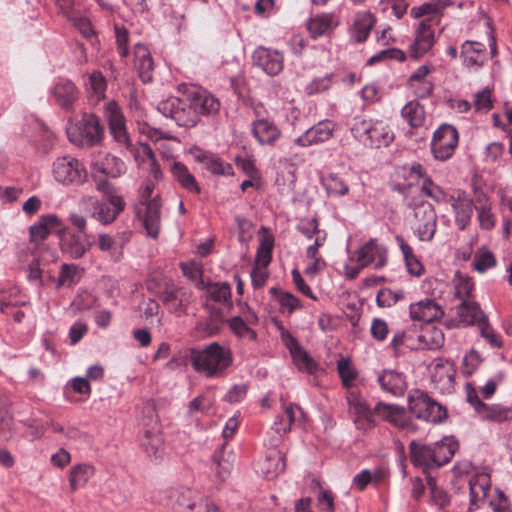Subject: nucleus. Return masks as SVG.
Masks as SVG:
<instances>
[{
    "mask_svg": "<svg viewBox=\"0 0 512 512\" xmlns=\"http://www.w3.org/2000/svg\"><path fill=\"white\" fill-rule=\"evenodd\" d=\"M186 356L190 357L191 364L197 372L204 373L209 378L222 375L232 363L231 351L216 342L204 349H186Z\"/></svg>",
    "mask_w": 512,
    "mask_h": 512,
    "instance_id": "f257e3e1",
    "label": "nucleus"
},
{
    "mask_svg": "<svg viewBox=\"0 0 512 512\" xmlns=\"http://www.w3.org/2000/svg\"><path fill=\"white\" fill-rule=\"evenodd\" d=\"M353 137L368 148L389 146L394 140V133L383 120L355 118L351 125Z\"/></svg>",
    "mask_w": 512,
    "mask_h": 512,
    "instance_id": "f03ea898",
    "label": "nucleus"
},
{
    "mask_svg": "<svg viewBox=\"0 0 512 512\" xmlns=\"http://www.w3.org/2000/svg\"><path fill=\"white\" fill-rule=\"evenodd\" d=\"M66 131L69 141L79 147L100 144L104 133L98 117L87 113L79 121L69 124Z\"/></svg>",
    "mask_w": 512,
    "mask_h": 512,
    "instance_id": "7ed1b4c3",
    "label": "nucleus"
},
{
    "mask_svg": "<svg viewBox=\"0 0 512 512\" xmlns=\"http://www.w3.org/2000/svg\"><path fill=\"white\" fill-rule=\"evenodd\" d=\"M96 189L103 193L104 200L95 204L92 217L103 225L111 224L124 210L125 202L105 178L97 180Z\"/></svg>",
    "mask_w": 512,
    "mask_h": 512,
    "instance_id": "20e7f679",
    "label": "nucleus"
},
{
    "mask_svg": "<svg viewBox=\"0 0 512 512\" xmlns=\"http://www.w3.org/2000/svg\"><path fill=\"white\" fill-rule=\"evenodd\" d=\"M408 404L411 413L420 420L441 423L447 417L446 409L420 389L410 391Z\"/></svg>",
    "mask_w": 512,
    "mask_h": 512,
    "instance_id": "39448f33",
    "label": "nucleus"
},
{
    "mask_svg": "<svg viewBox=\"0 0 512 512\" xmlns=\"http://www.w3.org/2000/svg\"><path fill=\"white\" fill-rule=\"evenodd\" d=\"M54 179L63 185H81L87 181L85 165L72 156L58 157L52 165Z\"/></svg>",
    "mask_w": 512,
    "mask_h": 512,
    "instance_id": "423d86ee",
    "label": "nucleus"
},
{
    "mask_svg": "<svg viewBox=\"0 0 512 512\" xmlns=\"http://www.w3.org/2000/svg\"><path fill=\"white\" fill-rule=\"evenodd\" d=\"M457 145L458 132L456 128L443 124L434 132L431 150L436 159L445 161L453 155Z\"/></svg>",
    "mask_w": 512,
    "mask_h": 512,
    "instance_id": "0eeeda50",
    "label": "nucleus"
},
{
    "mask_svg": "<svg viewBox=\"0 0 512 512\" xmlns=\"http://www.w3.org/2000/svg\"><path fill=\"white\" fill-rule=\"evenodd\" d=\"M413 229L421 241H431L437 227V214L430 203L422 202L414 208Z\"/></svg>",
    "mask_w": 512,
    "mask_h": 512,
    "instance_id": "6e6552de",
    "label": "nucleus"
},
{
    "mask_svg": "<svg viewBox=\"0 0 512 512\" xmlns=\"http://www.w3.org/2000/svg\"><path fill=\"white\" fill-rule=\"evenodd\" d=\"M348 412L354 424L360 430L366 431L375 426L373 414L365 399L355 390L347 393Z\"/></svg>",
    "mask_w": 512,
    "mask_h": 512,
    "instance_id": "1a4fd4ad",
    "label": "nucleus"
},
{
    "mask_svg": "<svg viewBox=\"0 0 512 512\" xmlns=\"http://www.w3.org/2000/svg\"><path fill=\"white\" fill-rule=\"evenodd\" d=\"M373 412L380 419L388 422L398 429L405 431L416 430V425L408 416L406 409L402 406L379 402L374 407Z\"/></svg>",
    "mask_w": 512,
    "mask_h": 512,
    "instance_id": "9d476101",
    "label": "nucleus"
},
{
    "mask_svg": "<svg viewBox=\"0 0 512 512\" xmlns=\"http://www.w3.org/2000/svg\"><path fill=\"white\" fill-rule=\"evenodd\" d=\"M487 317L481 310L479 304L474 300L463 299L456 308V315L454 318L446 322L448 328L477 325L485 321Z\"/></svg>",
    "mask_w": 512,
    "mask_h": 512,
    "instance_id": "9b49d317",
    "label": "nucleus"
},
{
    "mask_svg": "<svg viewBox=\"0 0 512 512\" xmlns=\"http://www.w3.org/2000/svg\"><path fill=\"white\" fill-rule=\"evenodd\" d=\"M61 252L73 260L81 259L91 249L93 242L88 234L66 231L59 235Z\"/></svg>",
    "mask_w": 512,
    "mask_h": 512,
    "instance_id": "f8f14e48",
    "label": "nucleus"
},
{
    "mask_svg": "<svg viewBox=\"0 0 512 512\" xmlns=\"http://www.w3.org/2000/svg\"><path fill=\"white\" fill-rule=\"evenodd\" d=\"M91 168L96 176L117 178L126 171L125 163L118 157L104 151H98L93 155Z\"/></svg>",
    "mask_w": 512,
    "mask_h": 512,
    "instance_id": "ddd939ff",
    "label": "nucleus"
},
{
    "mask_svg": "<svg viewBox=\"0 0 512 512\" xmlns=\"http://www.w3.org/2000/svg\"><path fill=\"white\" fill-rule=\"evenodd\" d=\"M448 202L455 215V224L460 230H464L469 225L473 215L474 205L472 199L466 192L458 190L449 196Z\"/></svg>",
    "mask_w": 512,
    "mask_h": 512,
    "instance_id": "4468645a",
    "label": "nucleus"
},
{
    "mask_svg": "<svg viewBox=\"0 0 512 512\" xmlns=\"http://www.w3.org/2000/svg\"><path fill=\"white\" fill-rule=\"evenodd\" d=\"M105 116L114 140L124 145L126 148H129L130 140L126 131L125 119L119 106L115 102H109L106 105Z\"/></svg>",
    "mask_w": 512,
    "mask_h": 512,
    "instance_id": "2eb2a0df",
    "label": "nucleus"
},
{
    "mask_svg": "<svg viewBox=\"0 0 512 512\" xmlns=\"http://www.w3.org/2000/svg\"><path fill=\"white\" fill-rule=\"evenodd\" d=\"M30 238L33 242H39L46 239L50 233H56L58 236L66 231L62 220L55 214H47L40 216L29 229Z\"/></svg>",
    "mask_w": 512,
    "mask_h": 512,
    "instance_id": "dca6fc26",
    "label": "nucleus"
},
{
    "mask_svg": "<svg viewBox=\"0 0 512 512\" xmlns=\"http://www.w3.org/2000/svg\"><path fill=\"white\" fill-rule=\"evenodd\" d=\"M435 36L429 20L419 22L415 31V39L410 45L409 53L414 59H418L426 54L434 45Z\"/></svg>",
    "mask_w": 512,
    "mask_h": 512,
    "instance_id": "f3484780",
    "label": "nucleus"
},
{
    "mask_svg": "<svg viewBox=\"0 0 512 512\" xmlns=\"http://www.w3.org/2000/svg\"><path fill=\"white\" fill-rule=\"evenodd\" d=\"M253 64L261 68L268 75L279 74L283 69V55L265 47H258L252 55Z\"/></svg>",
    "mask_w": 512,
    "mask_h": 512,
    "instance_id": "a211bd4d",
    "label": "nucleus"
},
{
    "mask_svg": "<svg viewBox=\"0 0 512 512\" xmlns=\"http://www.w3.org/2000/svg\"><path fill=\"white\" fill-rule=\"evenodd\" d=\"M468 401L474 407L475 411L481 418L493 422H503L511 418L512 411L510 408L500 404L488 405L481 401L477 394H468Z\"/></svg>",
    "mask_w": 512,
    "mask_h": 512,
    "instance_id": "6ab92c4d",
    "label": "nucleus"
},
{
    "mask_svg": "<svg viewBox=\"0 0 512 512\" xmlns=\"http://www.w3.org/2000/svg\"><path fill=\"white\" fill-rule=\"evenodd\" d=\"M386 262V249L374 240H370L357 251V263L360 267L372 266L380 269Z\"/></svg>",
    "mask_w": 512,
    "mask_h": 512,
    "instance_id": "aec40b11",
    "label": "nucleus"
},
{
    "mask_svg": "<svg viewBox=\"0 0 512 512\" xmlns=\"http://www.w3.org/2000/svg\"><path fill=\"white\" fill-rule=\"evenodd\" d=\"M455 374L456 369L451 361L437 359L432 366L431 379L439 390L450 392L453 388Z\"/></svg>",
    "mask_w": 512,
    "mask_h": 512,
    "instance_id": "412c9836",
    "label": "nucleus"
},
{
    "mask_svg": "<svg viewBox=\"0 0 512 512\" xmlns=\"http://www.w3.org/2000/svg\"><path fill=\"white\" fill-rule=\"evenodd\" d=\"M409 312L413 320L425 323L438 321L444 315L442 307L431 299H424L411 304Z\"/></svg>",
    "mask_w": 512,
    "mask_h": 512,
    "instance_id": "4be33fe9",
    "label": "nucleus"
},
{
    "mask_svg": "<svg viewBox=\"0 0 512 512\" xmlns=\"http://www.w3.org/2000/svg\"><path fill=\"white\" fill-rule=\"evenodd\" d=\"M160 298L170 312L180 316L191 302V293L183 287L166 289Z\"/></svg>",
    "mask_w": 512,
    "mask_h": 512,
    "instance_id": "5701e85b",
    "label": "nucleus"
},
{
    "mask_svg": "<svg viewBox=\"0 0 512 512\" xmlns=\"http://www.w3.org/2000/svg\"><path fill=\"white\" fill-rule=\"evenodd\" d=\"M470 511L483 504L491 490L490 476L487 473H477L469 478Z\"/></svg>",
    "mask_w": 512,
    "mask_h": 512,
    "instance_id": "b1692460",
    "label": "nucleus"
},
{
    "mask_svg": "<svg viewBox=\"0 0 512 512\" xmlns=\"http://www.w3.org/2000/svg\"><path fill=\"white\" fill-rule=\"evenodd\" d=\"M252 134L259 144L273 146L281 137V130L273 121L257 118L252 122Z\"/></svg>",
    "mask_w": 512,
    "mask_h": 512,
    "instance_id": "393cba45",
    "label": "nucleus"
},
{
    "mask_svg": "<svg viewBox=\"0 0 512 512\" xmlns=\"http://www.w3.org/2000/svg\"><path fill=\"white\" fill-rule=\"evenodd\" d=\"M333 131L334 124L329 120H324L307 129L295 142L303 147L324 142L332 136Z\"/></svg>",
    "mask_w": 512,
    "mask_h": 512,
    "instance_id": "a878e982",
    "label": "nucleus"
},
{
    "mask_svg": "<svg viewBox=\"0 0 512 512\" xmlns=\"http://www.w3.org/2000/svg\"><path fill=\"white\" fill-rule=\"evenodd\" d=\"M144 205L145 209L140 213L143 226L150 237L157 238L161 226V204L154 198Z\"/></svg>",
    "mask_w": 512,
    "mask_h": 512,
    "instance_id": "bb28decb",
    "label": "nucleus"
},
{
    "mask_svg": "<svg viewBox=\"0 0 512 512\" xmlns=\"http://www.w3.org/2000/svg\"><path fill=\"white\" fill-rule=\"evenodd\" d=\"M338 25L333 13H319L308 19L306 28L313 39L329 35Z\"/></svg>",
    "mask_w": 512,
    "mask_h": 512,
    "instance_id": "cd10ccee",
    "label": "nucleus"
},
{
    "mask_svg": "<svg viewBox=\"0 0 512 512\" xmlns=\"http://www.w3.org/2000/svg\"><path fill=\"white\" fill-rule=\"evenodd\" d=\"M411 461L424 470L437 468L432 444H420L412 441L409 445Z\"/></svg>",
    "mask_w": 512,
    "mask_h": 512,
    "instance_id": "c85d7f7f",
    "label": "nucleus"
},
{
    "mask_svg": "<svg viewBox=\"0 0 512 512\" xmlns=\"http://www.w3.org/2000/svg\"><path fill=\"white\" fill-rule=\"evenodd\" d=\"M189 95L198 118H200L201 115L216 114L220 109L219 100L205 90L190 91Z\"/></svg>",
    "mask_w": 512,
    "mask_h": 512,
    "instance_id": "c756f323",
    "label": "nucleus"
},
{
    "mask_svg": "<svg viewBox=\"0 0 512 512\" xmlns=\"http://www.w3.org/2000/svg\"><path fill=\"white\" fill-rule=\"evenodd\" d=\"M78 89L68 79H60L53 89V96L56 102L64 109L71 110L74 102L78 99Z\"/></svg>",
    "mask_w": 512,
    "mask_h": 512,
    "instance_id": "7c9ffc66",
    "label": "nucleus"
},
{
    "mask_svg": "<svg viewBox=\"0 0 512 512\" xmlns=\"http://www.w3.org/2000/svg\"><path fill=\"white\" fill-rule=\"evenodd\" d=\"M461 58L467 67H481L487 58L486 48L476 41H465L461 46Z\"/></svg>",
    "mask_w": 512,
    "mask_h": 512,
    "instance_id": "2f4dec72",
    "label": "nucleus"
},
{
    "mask_svg": "<svg viewBox=\"0 0 512 512\" xmlns=\"http://www.w3.org/2000/svg\"><path fill=\"white\" fill-rule=\"evenodd\" d=\"M378 382L383 391L393 396L403 395L407 384L404 376L395 370H385L378 376Z\"/></svg>",
    "mask_w": 512,
    "mask_h": 512,
    "instance_id": "473e14b6",
    "label": "nucleus"
},
{
    "mask_svg": "<svg viewBox=\"0 0 512 512\" xmlns=\"http://www.w3.org/2000/svg\"><path fill=\"white\" fill-rule=\"evenodd\" d=\"M134 63L139 72L143 82H150L152 80L151 71L154 67V62L149 49L142 44L134 46Z\"/></svg>",
    "mask_w": 512,
    "mask_h": 512,
    "instance_id": "72a5a7b5",
    "label": "nucleus"
},
{
    "mask_svg": "<svg viewBox=\"0 0 512 512\" xmlns=\"http://www.w3.org/2000/svg\"><path fill=\"white\" fill-rule=\"evenodd\" d=\"M198 494L191 489L171 488L167 491L168 504L176 512H187Z\"/></svg>",
    "mask_w": 512,
    "mask_h": 512,
    "instance_id": "f704fd0d",
    "label": "nucleus"
},
{
    "mask_svg": "<svg viewBox=\"0 0 512 512\" xmlns=\"http://www.w3.org/2000/svg\"><path fill=\"white\" fill-rule=\"evenodd\" d=\"M375 22L376 19L372 13L368 11L359 12L353 21L351 37L358 43L364 42L368 38Z\"/></svg>",
    "mask_w": 512,
    "mask_h": 512,
    "instance_id": "c9c22d12",
    "label": "nucleus"
},
{
    "mask_svg": "<svg viewBox=\"0 0 512 512\" xmlns=\"http://www.w3.org/2000/svg\"><path fill=\"white\" fill-rule=\"evenodd\" d=\"M285 469L284 456L279 451L270 452L258 463V472L267 479H273Z\"/></svg>",
    "mask_w": 512,
    "mask_h": 512,
    "instance_id": "e433bc0d",
    "label": "nucleus"
},
{
    "mask_svg": "<svg viewBox=\"0 0 512 512\" xmlns=\"http://www.w3.org/2000/svg\"><path fill=\"white\" fill-rule=\"evenodd\" d=\"M286 345L290 349L294 363L300 370L306 371L309 374H313L317 370V364L307 352L299 346L294 337L288 336Z\"/></svg>",
    "mask_w": 512,
    "mask_h": 512,
    "instance_id": "4c0bfd02",
    "label": "nucleus"
},
{
    "mask_svg": "<svg viewBox=\"0 0 512 512\" xmlns=\"http://www.w3.org/2000/svg\"><path fill=\"white\" fill-rule=\"evenodd\" d=\"M231 469L232 464L229 456L225 454V444H223L212 456L211 472L215 482H224L229 477Z\"/></svg>",
    "mask_w": 512,
    "mask_h": 512,
    "instance_id": "58836bf2",
    "label": "nucleus"
},
{
    "mask_svg": "<svg viewBox=\"0 0 512 512\" xmlns=\"http://www.w3.org/2000/svg\"><path fill=\"white\" fill-rule=\"evenodd\" d=\"M181 104L178 105L175 121L180 126L190 127L199 121L197 112L191 100L189 93L180 98Z\"/></svg>",
    "mask_w": 512,
    "mask_h": 512,
    "instance_id": "ea45409f",
    "label": "nucleus"
},
{
    "mask_svg": "<svg viewBox=\"0 0 512 512\" xmlns=\"http://www.w3.org/2000/svg\"><path fill=\"white\" fill-rule=\"evenodd\" d=\"M432 447L438 468L451 460L458 449V443L453 437H444L442 440L433 443Z\"/></svg>",
    "mask_w": 512,
    "mask_h": 512,
    "instance_id": "a19ab883",
    "label": "nucleus"
},
{
    "mask_svg": "<svg viewBox=\"0 0 512 512\" xmlns=\"http://www.w3.org/2000/svg\"><path fill=\"white\" fill-rule=\"evenodd\" d=\"M95 474V468L88 463L74 465L69 471V486L71 491L84 487Z\"/></svg>",
    "mask_w": 512,
    "mask_h": 512,
    "instance_id": "79ce46f5",
    "label": "nucleus"
},
{
    "mask_svg": "<svg viewBox=\"0 0 512 512\" xmlns=\"http://www.w3.org/2000/svg\"><path fill=\"white\" fill-rule=\"evenodd\" d=\"M171 172L182 188L186 189L190 193H200V187L194 175L184 164L181 162H174L171 166Z\"/></svg>",
    "mask_w": 512,
    "mask_h": 512,
    "instance_id": "37998d69",
    "label": "nucleus"
},
{
    "mask_svg": "<svg viewBox=\"0 0 512 512\" xmlns=\"http://www.w3.org/2000/svg\"><path fill=\"white\" fill-rule=\"evenodd\" d=\"M107 89L106 79L100 71H93L87 82V91L90 101L98 103L105 98Z\"/></svg>",
    "mask_w": 512,
    "mask_h": 512,
    "instance_id": "c03bdc74",
    "label": "nucleus"
},
{
    "mask_svg": "<svg viewBox=\"0 0 512 512\" xmlns=\"http://www.w3.org/2000/svg\"><path fill=\"white\" fill-rule=\"evenodd\" d=\"M448 5L449 2L446 0H431L420 6L413 7L410 10V15L415 19L429 16L427 20L430 22L432 17L439 15Z\"/></svg>",
    "mask_w": 512,
    "mask_h": 512,
    "instance_id": "a18cd8bd",
    "label": "nucleus"
},
{
    "mask_svg": "<svg viewBox=\"0 0 512 512\" xmlns=\"http://www.w3.org/2000/svg\"><path fill=\"white\" fill-rule=\"evenodd\" d=\"M96 244L98 249L107 253L114 261H119L122 256L121 246H119L116 238L108 233H100L97 236Z\"/></svg>",
    "mask_w": 512,
    "mask_h": 512,
    "instance_id": "49530a36",
    "label": "nucleus"
},
{
    "mask_svg": "<svg viewBox=\"0 0 512 512\" xmlns=\"http://www.w3.org/2000/svg\"><path fill=\"white\" fill-rule=\"evenodd\" d=\"M402 117L411 127H419L425 120L423 107L415 101L408 102L401 110Z\"/></svg>",
    "mask_w": 512,
    "mask_h": 512,
    "instance_id": "de8ad7c7",
    "label": "nucleus"
},
{
    "mask_svg": "<svg viewBox=\"0 0 512 512\" xmlns=\"http://www.w3.org/2000/svg\"><path fill=\"white\" fill-rule=\"evenodd\" d=\"M322 185L329 195L345 196L349 192V186L346 181L336 174H329L323 177Z\"/></svg>",
    "mask_w": 512,
    "mask_h": 512,
    "instance_id": "09e8293b",
    "label": "nucleus"
},
{
    "mask_svg": "<svg viewBox=\"0 0 512 512\" xmlns=\"http://www.w3.org/2000/svg\"><path fill=\"white\" fill-rule=\"evenodd\" d=\"M208 301L216 303H230L231 286L228 283L209 284L206 289Z\"/></svg>",
    "mask_w": 512,
    "mask_h": 512,
    "instance_id": "8fccbe9b",
    "label": "nucleus"
},
{
    "mask_svg": "<svg viewBox=\"0 0 512 512\" xmlns=\"http://www.w3.org/2000/svg\"><path fill=\"white\" fill-rule=\"evenodd\" d=\"M142 446L144 447L147 455L151 458L158 459L163 454L164 448L162 438L150 431L145 432L144 439L142 440Z\"/></svg>",
    "mask_w": 512,
    "mask_h": 512,
    "instance_id": "3c124183",
    "label": "nucleus"
},
{
    "mask_svg": "<svg viewBox=\"0 0 512 512\" xmlns=\"http://www.w3.org/2000/svg\"><path fill=\"white\" fill-rule=\"evenodd\" d=\"M496 265L494 254L486 247L479 248L474 256V267L478 272H485Z\"/></svg>",
    "mask_w": 512,
    "mask_h": 512,
    "instance_id": "603ef678",
    "label": "nucleus"
},
{
    "mask_svg": "<svg viewBox=\"0 0 512 512\" xmlns=\"http://www.w3.org/2000/svg\"><path fill=\"white\" fill-rule=\"evenodd\" d=\"M249 325L241 316H235L229 320V327L237 337L256 340L257 334Z\"/></svg>",
    "mask_w": 512,
    "mask_h": 512,
    "instance_id": "864d4df0",
    "label": "nucleus"
},
{
    "mask_svg": "<svg viewBox=\"0 0 512 512\" xmlns=\"http://www.w3.org/2000/svg\"><path fill=\"white\" fill-rule=\"evenodd\" d=\"M272 249L273 239L271 237L264 236L257 249L255 266L266 268L271 262Z\"/></svg>",
    "mask_w": 512,
    "mask_h": 512,
    "instance_id": "5fc2aeb1",
    "label": "nucleus"
},
{
    "mask_svg": "<svg viewBox=\"0 0 512 512\" xmlns=\"http://www.w3.org/2000/svg\"><path fill=\"white\" fill-rule=\"evenodd\" d=\"M78 266L74 264H63L57 279V288L72 286L78 282Z\"/></svg>",
    "mask_w": 512,
    "mask_h": 512,
    "instance_id": "6e6d98bb",
    "label": "nucleus"
},
{
    "mask_svg": "<svg viewBox=\"0 0 512 512\" xmlns=\"http://www.w3.org/2000/svg\"><path fill=\"white\" fill-rule=\"evenodd\" d=\"M337 370L343 385L347 388L351 387L357 377V372L352 367L351 361L346 358H341L337 362Z\"/></svg>",
    "mask_w": 512,
    "mask_h": 512,
    "instance_id": "4d7b16f0",
    "label": "nucleus"
},
{
    "mask_svg": "<svg viewBox=\"0 0 512 512\" xmlns=\"http://www.w3.org/2000/svg\"><path fill=\"white\" fill-rule=\"evenodd\" d=\"M18 293L19 291L17 288L0 291V311L2 313L9 314V309L11 307H17L26 304L25 301H18L14 299Z\"/></svg>",
    "mask_w": 512,
    "mask_h": 512,
    "instance_id": "13d9d810",
    "label": "nucleus"
},
{
    "mask_svg": "<svg viewBox=\"0 0 512 512\" xmlns=\"http://www.w3.org/2000/svg\"><path fill=\"white\" fill-rule=\"evenodd\" d=\"M298 231L307 239H314L320 232H326L324 229L319 228V222L316 218L303 219L300 221Z\"/></svg>",
    "mask_w": 512,
    "mask_h": 512,
    "instance_id": "bf43d9fd",
    "label": "nucleus"
},
{
    "mask_svg": "<svg viewBox=\"0 0 512 512\" xmlns=\"http://www.w3.org/2000/svg\"><path fill=\"white\" fill-rule=\"evenodd\" d=\"M474 291V282L471 278H459L455 284V296L460 300H472V293Z\"/></svg>",
    "mask_w": 512,
    "mask_h": 512,
    "instance_id": "052dcab7",
    "label": "nucleus"
},
{
    "mask_svg": "<svg viewBox=\"0 0 512 512\" xmlns=\"http://www.w3.org/2000/svg\"><path fill=\"white\" fill-rule=\"evenodd\" d=\"M427 483L433 503L440 508H444L449 503L448 494L443 489L437 487L436 482L432 477H428Z\"/></svg>",
    "mask_w": 512,
    "mask_h": 512,
    "instance_id": "680f3d73",
    "label": "nucleus"
},
{
    "mask_svg": "<svg viewBox=\"0 0 512 512\" xmlns=\"http://www.w3.org/2000/svg\"><path fill=\"white\" fill-rule=\"evenodd\" d=\"M291 429L290 423H287V419L282 415H279L275 418L273 426L271 430L275 433L270 441V445L275 446L279 442V440L283 437L284 434L289 432Z\"/></svg>",
    "mask_w": 512,
    "mask_h": 512,
    "instance_id": "e2e57ef3",
    "label": "nucleus"
},
{
    "mask_svg": "<svg viewBox=\"0 0 512 512\" xmlns=\"http://www.w3.org/2000/svg\"><path fill=\"white\" fill-rule=\"evenodd\" d=\"M205 168L218 175H229L232 173V166L221 161L219 158L210 155L205 163Z\"/></svg>",
    "mask_w": 512,
    "mask_h": 512,
    "instance_id": "0e129e2a",
    "label": "nucleus"
},
{
    "mask_svg": "<svg viewBox=\"0 0 512 512\" xmlns=\"http://www.w3.org/2000/svg\"><path fill=\"white\" fill-rule=\"evenodd\" d=\"M422 191L436 202H442L446 199V194L438 185L434 184L430 178H426L422 184Z\"/></svg>",
    "mask_w": 512,
    "mask_h": 512,
    "instance_id": "69168bd1",
    "label": "nucleus"
},
{
    "mask_svg": "<svg viewBox=\"0 0 512 512\" xmlns=\"http://www.w3.org/2000/svg\"><path fill=\"white\" fill-rule=\"evenodd\" d=\"M473 103L476 111H489L492 108L491 91L488 88H485L476 93Z\"/></svg>",
    "mask_w": 512,
    "mask_h": 512,
    "instance_id": "338daca9",
    "label": "nucleus"
},
{
    "mask_svg": "<svg viewBox=\"0 0 512 512\" xmlns=\"http://www.w3.org/2000/svg\"><path fill=\"white\" fill-rule=\"evenodd\" d=\"M193 505L187 512H218L216 506L205 499L200 493L195 495Z\"/></svg>",
    "mask_w": 512,
    "mask_h": 512,
    "instance_id": "774afa93",
    "label": "nucleus"
}]
</instances>
